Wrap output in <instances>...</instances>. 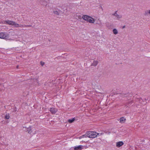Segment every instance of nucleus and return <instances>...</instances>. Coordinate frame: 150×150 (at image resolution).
I'll use <instances>...</instances> for the list:
<instances>
[{
  "instance_id": "1",
  "label": "nucleus",
  "mask_w": 150,
  "mask_h": 150,
  "mask_svg": "<svg viewBox=\"0 0 150 150\" xmlns=\"http://www.w3.org/2000/svg\"><path fill=\"white\" fill-rule=\"evenodd\" d=\"M83 19L89 23H93L94 22V20L91 16L87 15H84L82 16Z\"/></svg>"
},
{
  "instance_id": "2",
  "label": "nucleus",
  "mask_w": 150,
  "mask_h": 150,
  "mask_svg": "<svg viewBox=\"0 0 150 150\" xmlns=\"http://www.w3.org/2000/svg\"><path fill=\"white\" fill-rule=\"evenodd\" d=\"M99 134L97 133L96 132L93 131H89L87 132V137L90 138H94L97 137Z\"/></svg>"
},
{
  "instance_id": "3",
  "label": "nucleus",
  "mask_w": 150,
  "mask_h": 150,
  "mask_svg": "<svg viewBox=\"0 0 150 150\" xmlns=\"http://www.w3.org/2000/svg\"><path fill=\"white\" fill-rule=\"evenodd\" d=\"M0 38L4 39L5 40H8V34L6 32H0Z\"/></svg>"
},
{
  "instance_id": "4",
  "label": "nucleus",
  "mask_w": 150,
  "mask_h": 150,
  "mask_svg": "<svg viewBox=\"0 0 150 150\" xmlns=\"http://www.w3.org/2000/svg\"><path fill=\"white\" fill-rule=\"evenodd\" d=\"M6 23L7 24L9 25H13L15 27H17L18 25V24L16 23L15 22L10 21V20H6L5 21Z\"/></svg>"
},
{
  "instance_id": "5",
  "label": "nucleus",
  "mask_w": 150,
  "mask_h": 150,
  "mask_svg": "<svg viewBox=\"0 0 150 150\" xmlns=\"http://www.w3.org/2000/svg\"><path fill=\"white\" fill-rule=\"evenodd\" d=\"M49 110L52 114H55L57 112L58 110L54 108H48Z\"/></svg>"
},
{
  "instance_id": "6",
  "label": "nucleus",
  "mask_w": 150,
  "mask_h": 150,
  "mask_svg": "<svg viewBox=\"0 0 150 150\" xmlns=\"http://www.w3.org/2000/svg\"><path fill=\"white\" fill-rule=\"evenodd\" d=\"M133 101L132 99L131 98L128 99L127 102L125 103V105L128 106L131 105L133 103Z\"/></svg>"
},
{
  "instance_id": "7",
  "label": "nucleus",
  "mask_w": 150,
  "mask_h": 150,
  "mask_svg": "<svg viewBox=\"0 0 150 150\" xmlns=\"http://www.w3.org/2000/svg\"><path fill=\"white\" fill-rule=\"evenodd\" d=\"M84 148V146L81 145H80L78 146H76L74 147V150H81L83 149Z\"/></svg>"
},
{
  "instance_id": "8",
  "label": "nucleus",
  "mask_w": 150,
  "mask_h": 150,
  "mask_svg": "<svg viewBox=\"0 0 150 150\" xmlns=\"http://www.w3.org/2000/svg\"><path fill=\"white\" fill-rule=\"evenodd\" d=\"M49 2V0H42L40 1V4L44 6H46Z\"/></svg>"
},
{
  "instance_id": "9",
  "label": "nucleus",
  "mask_w": 150,
  "mask_h": 150,
  "mask_svg": "<svg viewBox=\"0 0 150 150\" xmlns=\"http://www.w3.org/2000/svg\"><path fill=\"white\" fill-rule=\"evenodd\" d=\"M124 144V143L120 141L117 142L116 143V146L117 147H120Z\"/></svg>"
},
{
  "instance_id": "10",
  "label": "nucleus",
  "mask_w": 150,
  "mask_h": 150,
  "mask_svg": "<svg viewBox=\"0 0 150 150\" xmlns=\"http://www.w3.org/2000/svg\"><path fill=\"white\" fill-rule=\"evenodd\" d=\"M27 132H28V133L30 134L32 132V131L31 127L30 126L29 127H28L27 128Z\"/></svg>"
},
{
  "instance_id": "11",
  "label": "nucleus",
  "mask_w": 150,
  "mask_h": 150,
  "mask_svg": "<svg viewBox=\"0 0 150 150\" xmlns=\"http://www.w3.org/2000/svg\"><path fill=\"white\" fill-rule=\"evenodd\" d=\"M114 16H116L117 18L118 19L119 18H122V16L121 15H120L118 14L117 13V11H115V13L113 14Z\"/></svg>"
},
{
  "instance_id": "12",
  "label": "nucleus",
  "mask_w": 150,
  "mask_h": 150,
  "mask_svg": "<svg viewBox=\"0 0 150 150\" xmlns=\"http://www.w3.org/2000/svg\"><path fill=\"white\" fill-rule=\"evenodd\" d=\"M126 120V119L124 117H121L120 119V122L121 123H124L125 122Z\"/></svg>"
},
{
  "instance_id": "13",
  "label": "nucleus",
  "mask_w": 150,
  "mask_h": 150,
  "mask_svg": "<svg viewBox=\"0 0 150 150\" xmlns=\"http://www.w3.org/2000/svg\"><path fill=\"white\" fill-rule=\"evenodd\" d=\"M98 62L97 61L94 60L91 64V66H96L98 64Z\"/></svg>"
},
{
  "instance_id": "14",
  "label": "nucleus",
  "mask_w": 150,
  "mask_h": 150,
  "mask_svg": "<svg viewBox=\"0 0 150 150\" xmlns=\"http://www.w3.org/2000/svg\"><path fill=\"white\" fill-rule=\"evenodd\" d=\"M112 31L113 33L115 35L117 34L118 33V32L116 29H114Z\"/></svg>"
},
{
  "instance_id": "15",
  "label": "nucleus",
  "mask_w": 150,
  "mask_h": 150,
  "mask_svg": "<svg viewBox=\"0 0 150 150\" xmlns=\"http://www.w3.org/2000/svg\"><path fill=\"white\" fill-rule=\"evenodd\" d=\"M75 120L74 118H73L71 119H69L68 120V122L70 123H71L73 122Z\"/></svg>"
},
{
  "instance_id": "16",
  "label": "nucleus",
  "mask_w": 150,
  "mask_h": 150,
  "mask_svg": "<svg viewBox=\"0 0 150 150\" xmlns=\"http://www.w3.org/2000/svg\"><path fill=\"white\" fill-rule=\"evenodd\" d=\"M87 132L86 133V134H85L82 135L81 136H80L79 137V139H81L82 138H84V137H87Z\"/></svg>"
},
{
  "instance_id": "17",
  "label": "nucleus",
  "mask_w": 150,
  "mask_h": 150,
  "mask_svg": "<svg viewBox=\"0 0 150 150\" xmlns=\"http://www.w3.org/2000/svg\"><path fill=\"white\" fill-rule=\"evenodd\" d=\"M148 12H149V10L145 11V12L144 15L146 16H148L149 15V13H148Z\"/></svg>"
},
{
  "instance_id": "18",
  "label": "nucleus",
  "mask_w": 150,
  "mask_h": 150,
  "mask_svg": "<svg viewBox=\"0 0 150 150\" xmlns=\"http://www.w3.org/2000/svg\"><path fill=\"white\" fill-rule=\"evenodd\" d=\"M5 119H8L9 118V116L8 114H6L5 117Z\"/></svg>"
},
{
  "instance_id": "19",
  "label": "nucleus",
  "mask_w": 150,
  "mask_h": 150,
  "mask_svg": "<svg viewBox=\"0 0 150 150\" xmlns=\"http://www.w3.org/2000/svg\"><path fill=\"white\" fill-rule=\"evenodd\" d=\"M53 13L54 14L57 15H59V13L57 11H54Z\"/></svg>"
},
{
  "instance_id": "20",
  "label": "nucleus",
  "mask_w": 150,
  "mask_h": 150,
  "mask_svg": "<svg viewBox=\"0 0 150 150\" xmlns=\"http://www.w3.org/2000/svg\"><path fill=\"white\" fill-rule=\"evenodd\" d=\"M27 128L25 127H23V130L24 131H25L26 132V131H27Z\"/></svg>"
},
{
  "instance_id": "21",
  "label": "nucleus",
  "mask_w": 150,
  "mask_h": 150,
  "mask_svg": "<svg viewBox=\"0 0 150 150\" xmlns=\"http://www.w3.org/2000/svg\"><path fill=\"white\" fill-rule=\"evenodd\" d=\"M24 26L26 27H32V26L31 25H25Z\"/></svg>"
},
{
  "instance_id": "22",
  "label": "nucleus",
  "mask_w": 150,
  "mask_h": 150,
  "mask_svg": "<svg viewBox=\"0 0 150 150\" xmlns=\"http://www.w3.org/2000/svg\"><path fill=\"white\" fill-rule=\"evenodd\" d=\"M23 26V25H19V24H18V25L17 26V27H21L22 26Z\"/></svg>"
},
{
  "instance_id": "23",
  "label": "nucleus",
  "mask_w": 150,
  "mask_h": 150,
  "mask_svg": "<svg viewBox=\"0 0 150 150\" xmlns=\"http://www.w3.org/2000/svg\"><path fill=\"white\" fill-rule=\"evenodd\" d=\"M40 63H41V64L42 65V66H43L45 64L44 62H41Z\"/></svg>"
},
{
  "instance_id": "24",
  "label": "nucleus",
  "mask_w": 150,
  "mask_h": 150,
  "mask_svg": "<svg viewBox=\"0 0 150 150\" xmlns=\"http://www.w3.org/2000/svg\"><path fill=\"white\" fill-rule=\"evenodd\" d=\"M129 95V93H127V94H125L124 96L125 97H127Z\"/></svg>"
},
{
  "instance_id": "25",
  "label": "nucleus",
  "mask_w": 150,
  "mask_h": 150,
  "mask_svg": "<svg viewBox=\"0 0 150 150\" xmlns=\"http://www.w3.org/2000/svg\"><path fill=\"white\" fill-rule=\"evenodd\" d=\"M34 80L35 81H36L37 83H38V81L37 79H34Z\"/></svg>"
},
{
  "instance_id": "26",
  "label": "nucleus",
  "mask_w": 150,
  "mask_h": 150,
  "mask_svg": "<svg viewBox=\"0 0 150 150\" xmlns=\"http://www.w3.org/2000/svg\"><path fill=\"white\" fill-rule=\"evenodd\" d=\"M149 12L148 13H149V15H150V10H149Z\"/></svg>"
},
{
  "instance_id": "27",
  "label": "nucleus",
  "mask_w": 150,
  "mask_h": 150,
  "mask_svg": "<svg viewBox=\"0 0 150 150\" xmlns=\"http://www.w3.org/2000/svg\"><path fill=\"white\" fill-rule=\"evenodd\" d=\"M142 99H140L139 101L140 102H142Z\"/></svg>"
},
{
  "instance_id": "28",
  "label": "nucleus",
  "mask_w": 150,
  "mask_h": 150,
  "mask_svg": "<svg viewBox=\"0 0 150 150\" xmlns=\"http://www.w3.org/2000/svg\"><path fill=\"white\" fill-rule=\"evenodd\" d=\"M146 102H145L144 103H143V104H144V105L145 104H146Z\"/></svg>"
},
{
  "instance_id": "29",
  "label": "nucleus",
  "mask_w": 150,
  "mask_h": 150,
  "mask_svg": "<svg viewBox=\"0 0 150 150\" xmlns=\"http://www.w3.org/2000/svg\"><path fill=\"white\" fill-rule=\"evenodd\" d=\"M125 27V26H124L123 27V28H124Z\"/></svg>"
},
{
  "instance_id": "30",
  "label": "nucleus",
  "mask_w": 150,
  "mask_h": 150,
  "mask_svg": "<svg viewBox=\"0 0 150 150\" xmlns=\"http://www.w3.org/2000/svg\"><path fill=\"white\" fill-rule=\"evenodd\" d=\"M18 66H17V68H18Z\"/></svg>"
}]
</instances>
